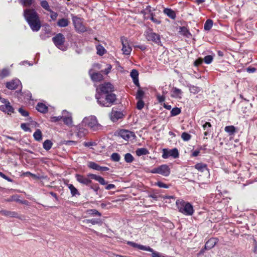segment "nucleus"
Instances as JSON below:
<instances>
[{
	"label": "nucleus",
	"instance_id": "obj_58",
	"mask_svg": "<svg viewBox=\"0 0 257 257\" xmlns=\"http://www.w3.org/2000/svg\"><path fill=\"white\" fill-rule=\"evenodd\" d=\"M90 189H92L94 192H95L96 194H97L99 187L97 184L95 185H91L90 186Z\"/></svg>",
	"mask_w": 257,
	"mask_h": 257
},
{
	"label": "nucleus",
	"instance_id": "obj_10",
	"mask_svg": "<svg viewBox=\"0 0 257 257\" xmlns=\"http://www.w3.org/2000/svg\"><path fill=\"white\" fill-rule=\"evenodd\" d=\"M72 21L75 30L77 32L83 33L86 31V28L83 24L82 20L80 18L77 17H73L72 18Z\"/></svg>",
	"mask_w": 257,
	"mask_h": 257
},
{
	"label": "nucleus",
	"instance_id": "obj_14",
	"mask_svg": "<svg viewBox=\"0 0 257 257\" xmlns=\"http://www.w3.org/2000/svg\"><path fill=\"white\" fill-rule=\"evenodd\" d=\"M123 115L120 110H117L113 108L110 114V118L113 122L117 121L119 119L122 118Z\"/></svg>",
	"mask_w": 257,
	"mask_h": 257
},
{
	"label": "nucleus",
	"instance_id": "obj_38",
	"mask_svg": "<svg viewBox=\"0 0 257 257\" xmlns=\"http://www.w3.org/2000/svg\"><path fill=\"white\" fill-rule=\"evenodd\" d=\"M213 26V21L210 19H208L205 23L204 25V29L206 31L210 30Z\"/></svg>",
	"mask_w": 257,
	"mask_h": 257
},
{
	"label": "nucleus",
	"instance_id": "obj_49",
	"mask_svg": "<svg viewBox=\"0 0 257 257\" xmlns=\"http://www.w3.org/2000/svg\"><path fill=\"white\" fill-rule=\"evenodd\" d=\"M180 32L182 33V34L183 35H184V36L188 37V36H190L191 35V34L190 33V32H189V31L187 30V29L186 28H185V27H180Z\"/></svg>",
	"mask_w": 257,
	"mask_h": 257
},
{
	"label": "nucleus",
	"instance_id": "obj_59",
	"mask_svg": "<svg viewBox=\"0 0 257 257\" xmlns=\"http://www.w3.org/2000/svg\"><path fill=\"white\" fill-rule=\"evenodd\" d=\"M50 12L51 13V16H50L51 18L53 20H55L58 16V14L56 13H55L52 11V12Z\"/></svg>",
	"mask_w": 257,
	"mask_h": 257
},
{
	"label": "nucleus",
	"instance_id": "obj_3",
	"mask_svg": "<svg viewBox=\"0 0 257 257\" xmlns=\"http://www.w3.org/2000/svg\"><path fill=\"white\" fill-rule=\"evenodd\" d=\"M82 121V125L89 127L93 131L101 130L102 126L98 122L96 117L94 115L85 117Z\"/></svg>",
	"mask_w": 257,
	"mask_h": 257
},
{
	"label": "nucleus",
	"instance_id": "obj_5",
	"mask_svg": "<svg viewBox=\"0 0 257 257\" xmlns=\"http://www.w3.org/2000/svg\"><path fill=\"white\" fill-rule=\"evenodd\" d=\"M127 244L135 247V248H138V249L142 250H145L148 251L149 252H152L151 256L152 257H168L164 255L162 253H160L159 252L154 251L153 248L150 247L149 246H145L142 244H138L136 242L128 241L127 242Z\"/></svg>",
	"mask_w": 257,
	"mask_h": 257
},
{
	"label": "nucleus",
	"instance_id": "obj_52",
	"mask_svg": "<svg viewBox=\"0 0 257 257\" xmlns=\"http://www.w3.org/2000/svg\"><path fill=\"white\" fill-rule=\"evenodd\" d=\"M19 112L21 113V114L23 116H28L29 113L28 111L24 110L23 108H19L18 109Z\"/></svg>",
	"mask_w": 257,
	"mask_h": 257
},
{
	"label": "nucleus",
	"instance_id": "obj_25",
	"mask_svg": "<svg viewBox=\"0 0 257 257\" xmlns=\"http://www.w3.org/2000/svg\"><path fill=\"white\" fill-rule=\"evenodd\" d=\"M202 127H203V130L205 131V132L204 133V136L206 137V136L209 135L211 133L212 125L210 122H205L202 125Z\"/></svg>",
	"mask_w": 257,
	"mask_h": 257
},
{
	"label": "nucleus",
	"instance_id": "obj_26",
	"mask_svg": "<svg viewBox=\"0 0 257 257\" xmlns=\"http://www.w3.org/2000/svg\"><path fill=\"white\" fill-rule=\"evenodd\" d=\"M36 109L43 113H46L48 111V107L44 103L41 102H39L36 106Z\"/></svg>",
	"mask_w": 257,
	"mask_h": 257
},
{
	"label": "nucleus",
	"instance_id": "obj_51",
	"mask_svg": "<svg viewBox=\"0 0 257 257\" xmlns=\"http://www.w3.org/2000/svg\"><path fill=\"white\" fill-rule=\"evenodd\" d=\"M145 103L143 99L138 100L137 103V108L139 110H141L144 107Z\"/></svg>",
	"mask_w": 257,
	"mask_h": 257
},
{
	"label": "nucleus",
	"instance_id": "obj_33",
	"mask_svg": "<svg viewBox=\"0 0 257 257\" xmlns=\"http://www.w3.org/2000/svg\"><path fill=\"white\" fill-rule=\"evenodd\" d=\"M136 153L138 156H141L142 155H146L149 153V151L144 148L138 149L136 151Z\"/></svg>",
	"mask_w": 257,
	"mask_h": 257
},
{
	"label": "nucleus",
	"instance_id": "obj_44",
	"mask_svg": "<svg viewBox=\"0 0 257 257\" xmlns=\"http://www.w3.org/2000/svg\"><path fill=\"white\" fill-rule=\"evenodd\" d=\"M87 213L92 216H101V214L96 209H89L87 210Z\"/></svg>",
	"mask_w": 257,
	"mask_h": 257
},
{
	"label": "nucleus",
	"instance_id": "obj_34",
	"mask_svg": "<svg viewBox=\"0 0 257 257\" xmlns=\"http://www.w3.org/2000/svg\"><path fill=\"white\" fill-rule=\"evenodd\" d=\"M69 24L68 20L67 19H61L59 20L57 23V25L60 27H67Z\"/></svg>",
	"mask_w": 257,
	"mask_h": 257
},
{
	"label": "nucleus",
	"instance_id": "obj_50",
	"mask_svg": "<svg viewBox=\"0 0 257 257\" xmlns=\"http://www.w3.org/2000/svg\"><path fill=\"white\" fill-rule=\"evenodd\" d=\"M191 135L186 132H184L182 134L181 138L184 141H188L191 139Z\"/></svg>",
	"mask_w": 257,
	"mask_h": 257
},
{
	"label": "nucleus",
	"instance_id": "obj_23",
	"mask_svg": "<svg viewBox=\"0 0 257 257\" xmlns=\"http://www.w3.org/2000/svg\"><path fill=\"white\" fill-rule=\"evenodd\" d=\"M121 43L122 45V51L123 53L125 55L130 54L132 49L131 47L127 44L126 40L124 41L122 39H121Z\"/></svg>",
	"mask_w": 257,
	"mask_h": 257
},
{
	"label": "nucleus",
	"instance_id": "obj_9",
	"mask_svg": "<svg viewBox=\"0 0 257 257\" xmlns=\"http://www.w3.org/2000/svg\"><path fill=\"white\" fill-rule=\"evenodd\" d=\"M145 34L148 41H152L158 45L161 44L160 37L159 34L153 32L152 30H148L145 32Z\"/></svg>",
	"mask_w": 257,
	"mask_h": 257
},
{
	"label": "nucleus",
	"instance_id": "obj_22",
	"mask_svg": "<svg viewBox=\"0 0 257 257\" xmlns=\"http://www.w3.org/2000/svg\"><path fill=\"white\" fill-rule=\"evenodd\" d=\"M87 176L91 179L98 181L101 185H104L107 184V182L104 179V178L100 176H97L93 174H88Z\"/></svg>",
	"mask_w": 257,
	"mask_h": 257
},
{
	"label": "nucleus",
	"instance_id": "obj_12",
	"mask_svg": "<svg viewBox=\"0 0 257 257\" xmlns=\"http://www.w3.org/2000/svg\"><path fill=\"white\" fill-rule=\"evenodd\" d=\"M118 135L125 141L134 140L136 137L134 132L126 130H121Z\"/></svg>",
	"mask_w": 257,
	"mask_h": 257
},
{
	"label": "nucleus",
	"instance_id": "obj_47",
	"mask_svg": "<svg viewBox=\"0 0 257 257\" xmlns=\"http://www.w3.org/2000/svg\"><path fill=\"white\" fill-rule=\"evenodd\" d=\"M181 113V109L178 107H174L171 111V116H176Z\"/></svg>",
	"mask_w": 257,
	"mask_h": 257
},
{
	"label": "nucleus",
	"instance_id": "obj_15",
	"mask_svg": "<svg viewBox=\"0 0 257 257\" xmlns=\"http://www.w3.org/2000/svg\"><path fill=\"white\" fill-rule=\"evenodd\" d=\"M84 126L85 125H82V121L76 126L77 135L79 138L84 137L88 133L87 130Z\"/></svg>",
	"mask_w": 257,
	"mask_h": 257
},
{
	"label": "nucleus",
	"instance_id": "obj_18",
	"mask_svg": "<svg viewBox=\"0 0 257 257\" xmlns=\"http://www.w3.org/2000/svg\"><path fill=\"white\" fill-rule=\"evenodd\" d=\"M0 110L3 112H7L8 114H11L12 113L15 112L14 108L11 105L10 102L1 105L0 106Z\"/></svg>",
	"mask_w": 257,
	"mask_h": 257
},
{
	"label": "nucleus",
	"instance_id": "obj_21",
	"mask_svg": "<svg viewBox=\"0 0 257 257\" xmlns=\"http://www.w3.org/2000/svg\"><path fill=\"white\" fill-rule=\"evenodd\" d=\"M130 75L133 80L134 84L138 87H140L138 78V71L136 69H133L131 72Z\"/></svg>",
	"mask_w": 257,
	"mask_h": 257
},
{
	"label": "nucleus",
	"instance_id": "obj_36",
	"mask_svg": "<svg viewBox=\"0 0 257 257\" xmlns=\"http://www.w3.org/2000/svg\"><path fill=\"white\" fill-rule=\"evenodd\" d=\"M53 145L52 142L49 140H46L43 144L44 149L46 151H49L51 149Z\"/></svg>",
	"mask_w": 257,
	"mask_h": 257
},
{
	"label": "nucleus",
	"instance_id": "obj_56",
	"mask_svg": "<svg viewBox=\"0 0 257 257\" xmlns=\"http://www.w3.org/2000/svg\"><path fill=\"white\" fill-rule=\"evenodd\" d=\"M9 75V71L8 69H4L2 71L1 76L2 77H5Z\"/></svg>",
	"mask_w": 257,
	"mask_h": 257
},
{
	"label": "nucleus",
	"instance_id": "obj_8",
	"mask_svg": "<svg viewBox=\"0 0 257 257\" xmlns=\"http://www.w3.org/2000/svg\"><path fill=\"white\" fill-rule=\"evenodd\" d=\"M151 173L159 174L164 176L167 177L170 174V169L167 165H162L157 168H154Z\"/></svg>",
	"mask_w": 257,
	"mask_h": 257
},
{
	"label": "nucleus",
	"instance_id": "obj_32",
	"mask_svg": "<svg viewBox=\"0 0 257 257\" xmlns=\"http://www.w3.org/2000/svg\"><path fill=\"white\" fill-rule=\"evenodd\" d=\"M68 187L70 190L71 194L72 196L76 195H80V193L78 190L71 184H68Z\"/></svg>",
	"mask_w": 257,
	"mask_h": 257
},
{
	"label": "nucleus",
	"instance_id": "obj_11",
	"mask_svg": "<svg viewBox=\"0 0 257 257\" xmlns=\"http://www.w3.org/2000/svg\"><path fill=\"white\" fill-rule=\"evenodd\" d=\"M170 157H172L173 158H177L179 157V152L177 149L174 148L169 150L166 149L163 150L162 157L164 159H167Z\"/></svg>",
	"mask_w": 257,
	"mask_h": 257
},
{
	"label": "nucleus",
	"instance_id": "obj_46",
	"mask_svg": "<svg viewBox=\"0 0 257 257\" xmlns=\"http://www.w3.org/2000/svg\"><path fill=\"white\" fill-rule=\"evenodd\" d=\"M111 159L114 162H119L120 159V155L117 153H113L111 155Z\"/></svg>",
	"mask_w": 257,
	"mask_h": 257
},
{
	"label": "nucleus",
	"instance_id": "obj_6",
	"mask_svg": "<svg viewBox=\"0 0 257 257\" xmlns=\"http://www.w3.org/2000/svg\"><path fill=\"white\" fill-rule=\"evenodd\" d=\"M96 91V94H114V86L109 82H105L99 85Z\"/></svg>",
	"mask_w": 257,
	"mask_h": 257
},
{
	"label": "nucleus",
	"instance_id": "obj_45",
	"mask_svg": "<svg viewBox=\"0 0 257 257\" xmlns=\"http://www.w3.org/2000/svg\"><path fill=\"white\" fill-rule=\"evenodd\" d=\"M41 5L43 8L49 12H52V10L50 9V7L48 3L46 1H42L41 2Z\"/></svg>",
	"mask_w": 257,
	"mask_h": 257
},
{
	"label": "nucleus",
	"instance_id": "obj_17",
	"mask_svg": "<svg viewBox=\"0 0 257 257\" xmlns=\"http://www.w3.org/2000/svg\"><path fill=\"white\" fill-rule=\"evenodd\" d=\"M63 116L62 117L64 123L69 126L72 125L73 121L71 114L66 110H63L62 112Z\"/></svg>",
	"mask_w": 257,
	"mask_h": 257
},
{
	"label": "nucleus",
	"instance_id": "obj_35",
	"mask_svg": "<svg viewBox=\"0 0 257 257\" xmlns=\"http://www.w3.org/2000/svg\"><path fill=\"white\" fill-rule=\"evenodd\" d=\"M224 130L229 135H233L235 133L236 129L233 125H228L225 127Z\"/></svg>",
	"mask_w": 257,
	"mask_h": 257
},
{
	"label": "nucleus",
	"instance_id": "obj_60",
	"mask_svg": "<svg viewBox=\"0 0 257 257\" xmlns=\"http://www.w3.org/2000/svg\"><path fill=\"white\" fill-rule=\"evenodd\" d=\"M151 17L150 18L151 20L154 23L157 24H160L161 23V21L157 20V19L154 18L153 16V14H151Z\"/></svg>",
	"mask_w": 257,
	"mask_h": 257
},
{
	"label": "nucleus",
	"instance_id": "obj_42",
	"mask_svg": "<svg viewBox=\"0 0 257 257\" xmlns=\"http://www.w3.org/2000/svg\"><path fill=\"white\" fill-rule=\"evenodd\" d=\"M134 160V157L130 153H126L124 155V160L126 163H131Z\"/></svg>",
	"mask_w": 257,
	"mask_h": 257
},
{
	"label": "nucleus",
	"instance_id": "obj_2",
	"mask_svg": "<svg viewBox=\"0 0 257 257\" xmlns=\"http://www.w3.org/2000/svg\"><path fill=\"white\" fill-rule=\"evenodd\" d=\"M97 103L102 107H110L116 100L115 94H95Z\"/></svg>",
	"mask_w": 257,
	"mask_h": 257
},
{
	"label": "nucleus",
	"instance_id": "obj_31",
	"mask_svg": "<svg viewBox=\"0 0 257 257\" xmlns=\"http://www.w3.org/2000/svg\"><path fill=\"white\" fill-rule=\"evenodd\" d=\"M83 222L86 223H91L93 225L102 224V221L99 218H92L90 219H86L83 221Z\"/></svg>",
	"mask_w": 257,
	"mask_h": 257
},
{
	"label": "nucleus",
	"instance_id": "obj_53",
	"mask_svg": "<svg viewBox=\"0 0 257 257\" xmlns=\"http://www.w3.org/2000/svg\"><path fill=\"white\" fill-rule=\"evenodd\" d=\"M156 185L158 186L160 188H168L169 187V185L160 181H158L156 183Z\"/></svg>",
	"mask_w": 257,
	"mask_h": 257
},
{
	"label": "nucleus",
	"instance_id": "obj_27",
	"mask_svg": "<svg viewBox=\"0 0 257 257\" xmlns=\"http://www.w3.org/2000/svg\"><path fill=\"white\" fill-rule=\"evenodd\" d=\"M89 74L90 75L91 79L93 81H100L103 79V75L100 73L96 72L91 74L90 71H89Z\"/></svg>",
	"mask_w": 257,
	"mask_h": 257
},
{
	"label": "nucleus",
	"instance_id": "obj_16",
	"mask_svg": "<svg viewBox=\"0 0 257 257\" xmlns=\"http://www.w3.org/2000/svg\"><path fill=\"white\" fill-rule=\"evenodd\" d=\"M75 178L79 183L83 185H89L92 183L90 179L82 175L77 174L75 175Z\"/></svg>",
	"mask_w": 257,
	"mask_h": 257
},
{
	"label": "nucleus",
	"instance_id": "obj_39",
	"mask_svg": "<svg viewBox=\"0 0 257 257\" xmlns=\"http://www.w3.org/2000/svg\"><path fill=\"white\" fill-rule=\"evenodd\" d=\"M97 54L100 56L104 55L106 51L104 48L101 45H98L96 46Z\"/></svg>",
	"mask_w": 257,
	"mask_h": 257
},
{
	"label": "nucleus",
	"instance_id": "obj_19",
	"mask_svg": "<svg viewBox=\"0 0 257 257\" xmlns=\"http://www.w3.org/2000/svg\"><path fill=\"white\" fill-rule=\"evenodd\" d=\"M183 92L181 89L177 87H173L171 90V96L173 98L181 99L182 96Z\"/></svg>",
	"mask_w": 257,
	"mask_h": 257
},
{
	"label": "nucleus",
	"instance_id": "obj_63",
	"mask_svg": "<svg viewBox=\"0 0 257 257\" xmlns=\"http://www.w3.org/2000/svg\"><path fill=\"white\" fill-rule=\"evenodd\" d=\"M115 188V185L114 184H108L107 185L106 187H105V189L107 190H110L111 189H113Z\"/></svg>",
	"mask_w": 257,
	"mask_h": 257
},
{
	"label": "nucleus",
	"instance_id": "obj_54",
	"mask_svg": "<svg viewBox=\"0 0 257 257\" xmlns=\"http://www.w3.org/2000/svg\"><path fill=\"white\" fill-rule=\"evenodd\" d=\"M156 96H157V98L158 101L160 103H162V102H164L165 101V96L164 95H161L159 94H157L156 95Z\"/></svg>",
	"mask_w": 257,
	"mask_h": 257
},
{
	"label": "nucleus",
	"instance_id": "obj_37",
	"mask_svg": "<svg viewBox=\"0 0 257 257\" xmlns=\"http://www.w3.org/2000/svg\"><path fill=\"white\" fill-rule=\"evenodd\" d=\"M33 137L35 140L40 141L42 139V132L39 129H37L33 134Z\"/></svg>",
	"mask_w": 257,
	"mask_h": 257
},
{
	"label": "nucleus",
	"instance_id": "obj_64",
	"mask_svg": "<svg viewBox=\"0 0 257 257\" xmlns=\"http://www.w3.org/2000/svg\"><path fill=\"white\" fill-rule=\"evenodd\" d=\"M199 153H200V150H199L198 149L192 152V156L193 157H197V156H198Z\"/></svg>",
	"mask_w": 257,
	"mask_h": 257
},
{
	"label": "nucleus",
	"instance_id": "obj_48",
	"mask_svg": "<svg viewBox=\"0 0 257 257\" xmlns=\"http://www.w3.org/2000/svg\"><path fill=\"white\" fill-rule=\"evenodd\" d=\"M213 59V57L211 55H207L203 59L204 62L207 64H209L211 63Z\"/></svg>",
	"mask_w": 257,
	"mask_h": 257
},
{
	"label": "nucleus",
	"instance_id": "obj_40",
	"mask_svg": "<svg viewBox=\"0 0 257 257\" xmlns=\"http://www.w3.org/2000/svg\"><path fill=\"white\" fill-rule=\"evenodd\" d=\"M19 3L24 7H30L33 4V0H19Z\"/></svg>",
	"mask_w": 257,
	"mask_h": 257
},
{
	"label": "nucleus",
	"instance_id": "obj_30",
	"mask_svg": "<svg viewBox=\"0 0 257 257\" xmlns=\"http://www.w3.org/2000/svg\"><path fill=\"white\" fill-rule=\"evenodd\" d=\"M187 86L189 88L190 92L194 94H197L198 93L201 91V88L197 86H195L191 84H188Z\"/></svg>",
	"mask_w": 257,
	"mask_h": 257
},
{
	"label": "nucleus",
	"instance_id": "obj_62",
	"mask_svg": "<svg viewBox=\"0 0 257 257\" xmlns=\"http://www.w3.org/2000/svg\"><path fill=\"white\" fill-rule=\"evenodd\" d=\"M21 127L25 131H28L29 130V128L27 126L26 123H23L21 124Z\"/></svg>",
	"mask_w": 257,
	"mask_h": 257
},
{
	"label": "nucleus",
	"instance_id": "obj_4",
	"mask_svg": "<svg viewBox=\"0 0 257 257\" xmlns=\"http://www.w3.org/2000/svg\"><path fill=\"white\" fill-rule=\"evenodd\" d=\"M176 204L179 212L186 215H192L193 214V207L190 203L183 200H177Z\"/></svg>",
	"mask_w": 257,
	"mask_h": 257
},
{
	"label": "nucleus",
	"instance_id": "obj_13",
	"mask_svg": "<svg viewBox=\"0 0 257 257\" xmlns=\"http://www.w3.org/2000/svg\"><path fill=\"white\" fill-rule=\"evenodd\" d=\"M6 86L7 88L10 90H15L18 88L19 86L21 88L22 87L21 81L18 79H15L7 82Z\"/></svg>",
	"mask_w": 257,
	"mask_h": 257
},
{
	"label": "nucleus",
	"instance_id": "obj_1",
	"mask_svg": "<svg viewBox=\"0 0 257 257\" xmlns=\"http://www.w3.org/2000/svg\"><path fill=\"white\" fill-rule=\"evenodd\" d=\"M23 16L33 31H39L41 27V22L39 15L35 9H25Z\"/></svg>",
	"mask_w": 257,
	"mask_h": 257
},
{
	"label": "nucleus",
	"instance_id": "obj_20",
	"mask_svg": "<svg viewBox=\"0 0 257 257\" xmlns=\"http://www.w3.org/2000/svg\"><path fill=\"white\" fill-rule=\"evenodd\" d=\"M218 242V239L217 238H210L205 244L204 248L206 249L209 250L212 248Z\"/></svg>",
	"mask_w": 257,
	"mask_h": 257
},
{
	"label": "nucleus",
	"instance_id": "obj_57",
	"mask_svg": "<svg viewBox=\"0 0 257 257\" xmlns=\"http://www.w3.org/2000/svg\"><path fill=\"white\" fill-rule=\"evenodd\" d=\"M0 177L4 178V179L7 180L9 182H12L13 180L11 179L10 177L7 176L6 175H5L2 172H0Z\"/></svg>",
	"mask_w": 257,
	"mask_h": 257
},
{
	"label": "nucleus",
	"instance_id": "obj_7",
	"mask_svg": "<svg viewBox=\"0 0 257 257\" xmlns=\"http://www.w3.org/2000/svg\"><path fill=\"white\" fill-rule=\"evenodd\" d=\"M52 41L55 46L59 49L63 51H65L66 50V48L64 46V43L65 41V38L62 34H57L52 38Z\"/></svg>",
	"mask_w": 257,
	"mask_h": 257
},
{
	"label": "nucleus",
	"instance_id": "obj_41",
	"mask_svg": "<svg viewBox=\"0 0 257 257\" xmlns=\"http://www.w3.org/2000/svg\"><path fill=\"white\" fill-rule=\"evenodd\" d=\"M88 166L90 168L97 171H99L100 167L99 165H98L97 164L95 163L94 162H89Z\"/></svg>",
	"mask_w": 257,
	"mask_h": 257
},
{
	"label": "nucleus",
	"instance_id": "obj_43",
	"mask_svg": "<svg viewBox=\"0 0 257 257\" xmlns=\"http://www.w3.org/2000/svg\"><path fill=\"white\" fill-rule=\"evenodd\" d=\"M145 95V92L141 89H139L136 95L137 100L143 99Z\"/></svg>",
	"mask_w": 257,
	"mask_h": 257
},
{
	"label": "nucleus",
	"instance_id": "obj_28",
	"mask_svg": "<svg viewBox=\"0 0 257 257\" xmlns=\"http://www.w3.org/2000/svg\"><path fill=\"white\" fill-rule=\"evenodd\" d=\"M163 12L168 17L172 19H175L176 18V14L175 12L171 9L165 8L164 9Z\"/></svg>",
	"mask_w": 257,
	"mask_h": 257
},
{
	"label": "nucleus",
	"instance_id": "obj_61",
	"mask_svg": "<svg viewBox=\"0 0 257 257\" xmlns=\"http://www.w3.org/2000/svg\"><path fill=\"white\" fill-rule=\"evenodd\" d=\"M203 61V59L201 58L198 59L194 62V64L196 66L200 65L202 63Z\"/></svg>",
	"mask_w": 257,
	"mask_h": 257
},
{
	"label": "nucleus",
	"instance_id": "obj_55",
	"mask_svg": "<svg viewBox=\"0 0 257 257\" xmlns=\"http://www.w3.org/2000/svg\"><path fill=\"white\" fill-rule=\"evenodd\" d=\"M63 116H52L51 117L50 120L52 122H57L61 119H62Z\"/></svg>",
	"mask_w": 257,
	"mask_h": 257
},
{
	"label": "nucleus",
	"instance_id": "obj_24",
	"mask_svg": "<svg viewBox=\"0 0 257 257\" xmlns=\"http://www.w3.org/2000/svg\"><path fill=\"white\" fill-rule=\"evenodd\" d=\"M0 214L5 216L9 217L18 218L19 217L18 214L15 211H10L6 210H2L0 211Z\"/></svg>",
	"mask_w": 257,
	"mask_h": 257
},
{
	"label": "nucleus",
	"instance_id": "obj_29",
	"mask_svg": "<svg viewBox=\"0 0 257 257\" xmlns=\"http://www.w3.org/2000/svg\"><path fill=\"white\" fill-rule=\"evenodd\" d=\"M194 168L197 170L198 171L203 172L205 170H208L207 166L205 164H203L202 163H197L195 166Z\"/></svg>",
	"mask_w": 257,
	"mask_h": 257
}]
</instances>
